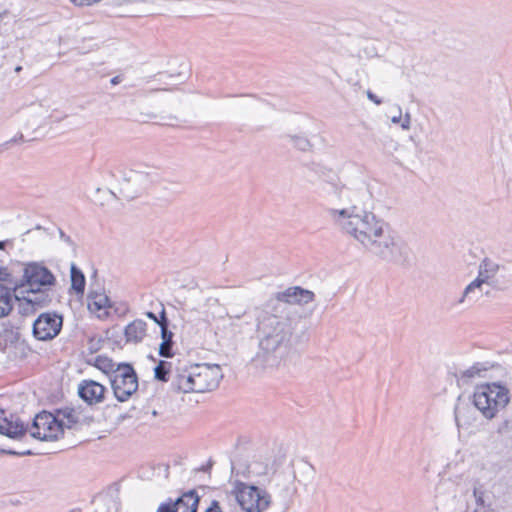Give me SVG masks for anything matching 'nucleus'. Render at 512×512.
Instances as JSON below:
<instances>
[{"label":"nucleus","mask_w":512,"mask_h":512,"mask_svg":"<svg viewBox=\"0 0 512 512\" xmlns=\"http://www.w3.org/2000/svg\"><path fill=\"white\" fill-rule=\"evenodd\" d=\"M184 498H192V490L187 491L174 502L161 504L157 512H192V507L185 503Z\"/></svg>","instance_id":"obj_21"},{"label":"nucleus","mask_w":512,"mask_h":512,"mask_svg":"<svg viewBox=\"0 0 512 512\" xmlns=\"http://www.w3.org/2000/svg\"><path fill=\"white\" fill-rule=\"evenodd\" d=\"M114 396L120 402L127 401L138 389V377L131 364L120 363L115 375L110 376Z\"/></svg>","instance_id":"obj_6"},{"label":"nucleus","mask_w":512,"mask_h":512,"mask_svg":"<svg viewBox=\"0 0 512 512\" xmlns=\"http://www.w3.org/2000/svg\"><path fill=\"white\" fill-rule=\"evenodd\" d=\"M146 316L150 319H152L155 323H157L159 325V322H160V316L158 317L155 313L153 312H146Z\"/></svg>","instance_id":"obj_45"},{"label":"nucleus","mask_w":512,"mask_h":512,"mask_svg":"<svg viewBox=\"0 0 512 512\" xmlns=\"http://www.w3.org/2000/svg\"><path fill=\"white\" fill-rule=\"evenodd\" d=\"M14 290L0 283V318L8 316L13 309Z\"/></svg>","instance_id":"obj_20"},{"label":"nucleus","mask_w":512,"mask_h":512,"mask_svg":"<svg viewBox=\"0 0 512 512\" xmlns=\"http://www.w3.org/2000/svg\"><path fill=\"white\" fill-rule=\"evenodd\" d=\"M103 340L100 337H91L88 341V349L91 353H95L101 349Z\"/></svg>","instance_id":"obj_36"},{"label":"nucleus","mask_w":512,"mask_h":512,"mask_svg":"<svg viewBox=\"0 0 512 512\" xmlns=\"http://www.w3.org/2000/svg\"><path fill=\"white\" fill-rule=\"evenodd\" d=\"M198 502H199V495H198L197 491L194 489V510H193V512L197 511Z\"/></svg>","instance_id":"obj_46"},{"label":"nucleus","mask_w":512,"mask_h":512,"mask_svg":"<svg viewBox=\"0 0 512 512\" xmlns=\"http://www.w3.org/2000/svg\"><path fill=\"white\" fill-rule=\"evenodd\" d=\"M103 508L99 512H120L121 502L113 496H106L102 499Z\"/></svg>","instance_id":"obj_31"},{"label":"nucleus","mask_w":512,"mask_h":512,"mask_svg":"<svg viewBox=\"0 0 512 512\" xmlns=\"http://www.w3.org/2000/svg\"><path fill=\"white\" fill-rule=\"evenodd\" d=\"M411 127V115L410 113H406L404 117L401 119V128L403 130H409Z\"/></svg>","instance_id":"obj_39"},{"label":"nucleus","mask_w":512,"mask_h":512,"mask_svg":"<svg viewBox=\"0 0 512 512\" xmlns=\"http://www.w3.org/2000/svg\"><path fill=\"white\" fill-rule=\"evenodd\" d=\"M252 319L253 317L246 311L236 314L228 313L223 320V328L228 336L242 334L251 327Z\"/></svg>","instance_id":"obj_13"},{"label":"nucleus","mask_w":512,"mask_h":512,"mask_svg":"<svg viewBox=\"0 0 512 512\" xmlns=\"http://www.w3.org/2000/svg\"><path fill=\"white\" fill-rule=\"evenodd\" d=\"M509 402V389L496 382L477 386L471 401L472 405L487 420L495 418Z\"/></svg>","instance_id":"obj_4"},{"label":"nucleus","mask_w":512,"mask_h":512,"mask_svg":"<svg viewBox=\"0 0 512 512\" xmlns=\"http://www.w3.org/2000/svg\"><path fill=\"white\" fill-rule=\"evenodd\" d=\"M335 215L338 218L336 227L353 237L369 253L390 263L403 264L408 260L407 245L394 236L387 223L373 212H361L360 209L350 217L347 211Z\"/></svg>","instance_id":"obj_2"},{"label":"nucleus","mask_w":512,"mask_h":512,"mask_svg":"<svg viewBox=\"0 0 512 512\" xmlns=\"http://www.w3.org/2000/svg\"><path fill=\"white\" fill-rule=\"evenodd\" d=\"M367 97L370 101H372L376 105L382 104V100L376 96L374 93H372L370 90L367 91Z\"/></svg>","instance_id":"obj_41"},{"label":"nucleus","mask_w":512,"mask_h":512,"mask_svg":"<svg viewBox=\"0 0 512 512\" xmlns=\"http://www.w3.org/2000/svg\"><path fill=\"white\" fill-rule=\"evenodd\" d=\"M27 297L31 302L36 306V308L40 309L43 307L48 306L51 301V295L49 291L51 288H33V287H27Z\"/></svg>","instance_id":"obj_19"},{"label":"nucleus","mask_w":512,"mask_h":512,"mask_svg":"<svg viewBox=\"0 0 512 512\" xmlns=\"http://www.w3.org/2000/svg\"><path fill=\"white\" fill-rule=\"evenodd\" d=\"M370 198L371 193L364 184L356 188L343 184H332L327 191L325 212L329 220L336 226L338 218L335 214L347 211V215H353L361 207L364 208Z\"/></svg>","instance_id":"obj_3"},{"label":"nucleus","mask_w":512,"mask_h":512,"mask_svg":"<svg viewBox=\"0 0 512 512\" xmlns=\"http://www.w3.org/2000/svg\"><path fill=\"white\" fill-rule=\"evenodd\" d=\"M230 495L242 512H267L272 505L271 494L265 488L251 483L235 482Z\"/></svg>","instance_id":"obj_5"},{"label":"nucleus","mask_w":512,"mask_h":512,"mask_svg":"<svg viewBox=\"0 0 512 512\" xmlns=\"http://www.w3.org/2000/svg\"><path fill=\"white\" fill-rule=\"evenodd\" d=\"M0 283L1 284H13L12 274L6 267H0Z\"/></svg>","instance_id":"obj_35"},{"label":"nucleus","mask_w":512,"mask_h":512,"mask_svg":"<svg viewBox=\"0 0 512 512\" xmlns=\"http://www.w3.org/2000/svg\"><path fill=\"white\" fill-rule=\"evenodd\" d=\"M0 453L6 454V455H12V456H28V455H34V453L31 450H25V451H15L11 449H2L0 448Z\"/></svg>","instance_id":"obj_37"},{"label":"nucleus","mask_w":512,"mask_h":512,"mask_svg":"<svg viewBox=\"0 0 512 512\" xmlns=\"http://www.w3.org/2000/svg\"><path fill=\"white\" fill-rule=\"evenodd\" d=\"M67 512H83V510L81 508H73V509H70Z\"/></svg>","instance_id":"obj_50"},{"label":"nucleus","mask_w":512,"mask_h":512,"mask_svg":"<svg viewBox=\"0 0 512 512\" xmlns=\"http://www.w3.org/2000/svg\"><path fill=\"white\" fill-rule=\"evenodd\" d=\"M70 277H71V289L77 295H83L84 290H85L86 279H85L83 272L76 266L75 263H71Z\"/></svg>","instance_id":"obj_23"},{"label":"nucleus","mask_w":512,"mask_h":512,"mask_svg":"<svg viewBox=\"0 0 512 512\" xmlns=\"http://www.w3.org/2000/svg\"><path fill=\"white\" fill-rule=\"evenodd\" d=\"M30 434L40 441H55L62 437L61 424L55 415L42 411L35 416Z\"/></svg>","instance_id":"obj_7"},{"label":"nucleus","mask_w":512,"mask_h":512,"mask_svg":"<svg viewBox=\"0 0 512 512\" xmlns=\"http://www.w3.org/2000/svg\"><path fill=\"white\" fill-rule=\"evenodd\" d=\"M74 5L79 7L92 6L101 2L102 0H70Z\"/></svg>","instance_id":"obj_38"},{"label":"nucleus","mask_w":512,"mask_h":512,"mask_svg":"<svg viewBox=\"0 0 512 512\" xmlns=\"http://www.w3.org/2000/svg\"><path fill=\"white\" fill-rule=\"evenodd\" d=\"M205 512H223L219 506L218 501H212L211 505L206 509Z\"/></svg>","instance_id":"obj_42"},{"label":"nucleus","mask_w":512,"mask_h":512,"mask_svg":"<svg viewBox=\"0 0 512 512\" xmlns=\"http://www.w3.org/2000/svg\"><path fill=\"white\" fill-rule=\"evenodd\" d=\"M159 326L161 328V337L162 343L159 347V355L165 358H170L173 356L172 346H173V333L168 329L169 321L166 317L165 309L162 308L160 312V322Z\"/></svg>","instance_id":"obj_15"},{"label":"nucleus","mask_w":512,"mask_h":512,"mask_svg":"<svg viewBox=\"0 0 512 512\" xmlns=\"http://www.w3.org/2000/svg\"><path fill=\"white\" fill-rule=\"evenodd\" d=\"M455 421L457 425L460 426H469L474 421V415L471 407L468 403L458 402L455 406Z\"/></svg>","instance_id":"obj_22"},{"label":"nucleus","mask_w":512,"mask_h":512,"mask_svg":"<svg viewBox=\"0 0 512 512\" xmlns=\"http://www.w3.org/2000/svg\"><path fill=\"white\" fill-rule=\"evenodd\" d=\"M398 115L396 116H393L391 118V122L394 123V124H400L401 125V119H402V112H401V108L398 106Z\"/></svg>","instance_id":"obj_43"},{"label":"nucleus","mask_w":512,"mask_h":512,"mask_svg":"<svg viewBox=\"0 0 512 512\" xmlns=\"http://www.w3.org/2000/svg\"><path fill=\"white\" fill-rule=\"evenodd\" d=\"M59 237L62 241H64L68 245L75 246V243L72 240V238L69 235H67L62 229H59Z\"/></svg>","instance_id":"obj_40"},{"label":"nucleus","mask_w":512,"mask_h":512,"mask_svg":"<svg viewBox=\"0 0 512 512\" xmlns=\"http://www.w3.org/2000/svg\"><path fill=\"white\" fill-rule=\"evenodd\" d=\"M90 309L99 311L110 306L109 298L101 293L91 291L88 295Z\"/></svg>","instance_id":"obj_27"},{"label":"nucleus","mask_w":512,"mask_h":512,"mask_svg":"<svg viewBox=\"0 0 512 512\" xmlns=\"http://www.w3.org/2000/svg\"><path fill=\"white\" fill-rule=\"evenodd\" d=\"M28 427L19 419L11 415L7 417L6 411L0 408V434L11 439L19 440L27 433Z\"/></svg>","instance_id":"obj_12"},{"label":"nucleus","mask_w":512,"mask_h":512,"mask_svg":"<svg viewBox=\"0 0 512 512\" xmlns=\"http://www.w3.org/2000/svg\"><path fill=\"white\" fill-rule=\"evenodd\" d=\"M222 378V369L218 364L194 363V393L213 391Z\"/></svg>","instance_id":"obj_9"},{"label":"nucleus","mask_w":512,"mask_h":512,"mask_svg":"<svg viewBox=\"0 0 512 512\" xmlns=\"http://www.w3.org/2000/svg\"><path fill=\"white\" fill-rule=\"evenodd\" d=\"M106 388L93 380H83L78 387V394L89 405L103 402Z\"/></svg>","instance_id":"obj_14"},{"label":"nucleus","mask_w":512,"mask_h":512,"mask_svg":"<svg viewBox=\"0 0 512 512\" xmlns=\"http://www.w3.org/2000/svg\"><path fill=\"white\" fill-rule=\"evenodd\" d=\"M147 325L141 319H136L125 327V337L127 342L139 343L146 335Z\"/></svg>","instance_id":"obj_17"},{"label":"nucleus","mask_w":512,"mask_h":512,"mask_svg":"<svg viewBox=\"0 0 512 512\" xmlns=\"http://www.w3.org/2000/svg\"><path fill=\"white\" fill-rule=\"evenodd\" d=\"M117 365L107 356L99 355L95 359V366L110 376L115 375Z\"/></svg>","instance_id":"obj_28"},{"label":"nucleus","mask_w":512,"mask_h":512,"mask_svg":"<svg viewBox=\"0 0 512 512\" xmlns=\"http://www.w3.org/2000/svg\"><path fill=\"white\" fill-rule=\"evenodd\" d=\"M254 312L259 343L251 365L260 371L278 369L286 364L296 323L282 314L279 302H266Z\"/></svg>","instance_id":"obj_1"},{"label":"nucleus","mask_w":512,"mask_h":512,"mask_svg":"<svg viewBox=\"0 0 512 512\" xmlns=\"http://www.w3.org/2000/svg\"><path fill=\"white\" fill-rule=\"evenodd\" d=\"M483 285L484 284L481 281L474 279L466 286L461 298L458 300V303L462 304L466 299H478L483 292Z\"/></svg>","instance_id":"obj_26"},{"label":"nucleus","mask_w":512,"mask_h":512,"mask_svg":"<svg viewBox=\"0 0 512 512\" xmlns=\"http://www.w3.org/2000/svg\"><path fill=\"white\" fill-rule=\"evenodd\" d=\"M487 369L480 363H476L473 366L465 369L461 372V378H474L475 376H480L481 372L486 371Z\"/></svg>","instance_id":"obj_33"},{"label":"nucleus","mask_w":512,"mask_h":512,"mask_svg":"<svg viewBox=\"0 0 512 512\" xmlns=\"http://www.w3.org/2000/svg\"><path fill=\"white\" fill-rule=\"evenodd\" d=\"M473 495L475 497V502L477 504V507L485 508L486 507V501H485L486 493H485V491L482 490L481 488H474ZM476 512H479V508H477ZM484 512H495V511L490 509V510L484 511Z\"/></svg>","instance_id":"obj_34"},{"label":"nucleus","mask_w":512,"mask_h":512,"mask_svg":"<svg viewBox=\"0 0 512 512\" xmlns=\"http://www.w3.org/2000/svg\"><path fill=\"white\" fill-rule=\"evenodd\" d=\"M15 70L18 72V71H20V70H21V67H20V66H18V67H16V69H15Z\"/></svg>","instance_id":"obj_51"},{"label":"nucleus","mask_w":512,"mask_h":512,"mask_svg":"<svg viewBox=\"0 0 512 512\" xmlns=\"http://www.w3.org/2000/svg\"><path fill=\"white\" fill-rule=\"evenodd\" d=\"M55 284L56 278L44 262L32 261L24 265L22 288H51Z\"/></svg>","instance_id":"obj_8"},{"label":"nucleus","mask_w":512,"mask_h":512,"mask_svg":"<svg viewBox=\"0 0 512 512\" xmlns=\"http://www.w3.org/2000/svg\"><path fill=\"white\" fill-rule=\"evenodd\" d=\"M500 266L495 261L485 258L479 264L478 276L476 279L483 284H490L493 278L497 275Z\"/></svg>","instance_id":"obj_18"},{"label":"nucleus","mask_w":512,"mask_h":512,"mask_svg":"<svg viewBox=\"0 0 512 512\" xmlns=\"http://www.w3.org/2000/svg\"><path fill=\"white\" fill-rule=\"evenodd\" d=\"M118 83H120V77L119 76H115V77H113L111 79V84L116 85Z\"/></svg>","instance_id":"obj_48"},{"label":"nucleus","mask_w":512,"mask_h":512,"mask_svg":"<svg viewBox=\"0 0 512 512\" xmlns=\"http://www.w3.org/2000/svg\"><path fill=\"white\" fill-rule=\"evenodd\" d=\"M177 391L183 393L192 392V373L180 376L176 384H173Z\"/></svg>","instance_id":"obj_32"},{"label":"nucleus","mask_w":512,"mask_h":512,"mask_svg":"<svg viewBox=\"0 0 512 512\" xmlns=\"http://www.w3.org/2000/svg\"><path fill=\"white\" fill-rule=\"evenodd\" d=\"M9 15V12L8 11H3V12H0V21H2L5 17H7Z\"/></svg>","instance_id":"obj_49"},{"label":"nucleus","mask_w":512,"mask_h":512,"mask_svg":"<svg viewBox=\"0 0 512 512\" xmlns=\"http://www.w3.org/2000/svg\"><path fill=\"white\" fill-rule=\"evenodd\" d=\"M15 299L19 301L18 310L22 316L32 315L38 310L27 296H23L22 298L15 296Z\"/></svg>","instance_id":"obj_30"},{"label":"nucleus","mask_w":512,"mask_h":512,"mask_svg":"<svg viewBox=\"0 0 512 512\" xmlns=\"http://www.w3.org/2000/svg\"><path fill=\"white\" fill-rule=\"evenodd\" d=\"M285 138L292 144V146L302 152L310 151L313 147L312 142L305 134H286Z\"/></svg>","instance_id":"obj_25"},{"label":"nucleus","mask_w":512,"mask_h":512,"mask_svg":"<svg viewBox=\"0 0 512 512\" xmlns=\"http://www.w3.org/2000/svg\"><path fill=\"white\" fill-rule=\"evenodd\" d=\"M213 466L211 459L205 465H201L199 468H194V484L200 489L208 488L207 482L210 481V470Z\"/></svg>","instance_id":"obj_24"},{"label":"nucleus","mask_w":512,"mask_h":512,"mask_svg":"<svg viewBox=\"0 0 512 512\" xmlns=\"http://www.w3.org/2000/svg\"><path fill=\"white\" fill-rule=\"evenodd\" d=\"M8 243H11L10 240L0 241V250H3Z\"/></svg>","instance_id":"obj_47"},{"label":"nucleus","mask_w":512,"mask_h":512,"mask_svg":"<svg viewBox=\"0 0 512 512\" xmlns=\"http://www.w3.org/2000/svg\"><path fill=\"white\" fill-rule=\"evenodd\" d=\"M55 417L58 418L59 423L62 428V435L64 434V429H78V425L80 424V413L74 408H63L57 410V414Z\"/></svg>","instance_id":"obj_16"},{"label":"nucleus","mask_w":512,"mask_h":512,"mask_svg":"<svg viewBox=\"0 0 512 512\" xmlns=\"http://www.w3.org/2000/svg\"><path fill=\"white\" fill-rule=\"evenodd\" d=\"M63 318L55 312L40 314L33 323V336L40 341L52 340L60 333Z\"/></svg>","instance_id":"obj_10"},{"label":"nucleus","mask_w":512,"mask_h":512,"mask_svg":"<svg viewBox=\"0 0 512 512\" xmlns=\"http://www.w3.org/2000/svg\"><path fill=\"white\" fill-rule=\"evenodd\" d=\"M314 298L315 294L312 291L295 286L276 293L275 298L268 302H279L282 305V314H288V304L306 305L312 302Z\"/></svg>","instance_id":"obj_11"},{"label":"nucleus","mask_w":512,"mask_h":512,"mask_svg":"<svg viewBox=\"0 0 512 512\" xmlns=\"http://www.w3.org/2000/svg\"><path fill=\"white\" fill-rule=\"evenodd\" d=\"M171 367L172 364L170 362L160 360L158 365L154 368L155 379L161 382H167L169 380Z\"/></svg>","instance_id":"obj_29"},{"label":"nucleus","mask_w":512,"mask_h":512,"mask_svg":"<svg viewBox=\"0 0 512 512\" xmlns=\"http://www.w3.org/2000/svg\"><path fill=\"white\" fill-rule=\"evenodd\" d=\"M398 146H399V144H398L396 141H394V140L390 139V140L387 142L386 148H387V149H390V150H392V151H396V150L398 149Z\"/></svg>","instance_id":"obj_44"}]
</instances>
